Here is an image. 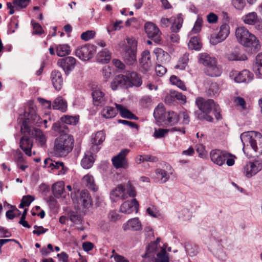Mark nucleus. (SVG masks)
I'll return each instance as SVG.
<instances>
[{"instance_id":"obj_63","label":"nucleus","mask_w":262,"mask_h":262,"mask_svg":"<svg viewBox=\"0 0 262 262\" xmlns=\"http://www.w3.org/2000/svg\"><path fill=\"white\" fill-rule=\"evenodd\" d=\"M111 258H114L116 262H129L124 256L116 254L115 255H111Z\"/></svg>"},{"instance_id":"obj_4","label":"nucleus","mask_w":262,"mask_h":262,"mask_svg":"<svg viewBox=\"0 0 262 262\" xmlns=\"http://www.w3.org/2000/svg\"><path fill=\"white\" fill-rule=\"evenodd\" d=\"M235 36L238 41L245 47L251 48V52H256L260 49L259 40L244 27L235 30Z\"/></svg>"},{"instance_id":"obj_17","label":"nucleus","mask_w":262,"mask_h":262,"mask_svg":"<svg viewBox=\"0 0 262 262\" xmlns=\"http://www.w3.org/2000/svg\"><path fill=\"white\" fill-rule=\"evenodd\" d=\"M139 207L138 202L136 199L130 201H125L121 205L120 210L125 214H130L134 211L138 212Z\"/></svg>"},{"instance_id":"obj_29","label":"nucleus","mask_w":262,"mask_h":262,"mask_svg":"<svg viewBox=\"0 0 262 262\" xmlns=\"http://www.w3.org/2000/svg\"><path fill=\"white\" fill-rule=\"evenodd\" d=\"M126 77L128 78V81L130 82V87L133 85L139 86L142 84V80L139 75L134 72H127Z\"/></svg>"},{"instance_id":"obj_47","label":"nucleus","mask_w":262,"mask_h":262,"mask_svg":"<svg viewBox=\"0 0 262 262\" xmlns=\"http://www.w3.org/2000/svg\"><path fill=\"white\" fill-rule=\"evenodd\" d=\"M157 257L155 262H169L167 253L164 249H162L160 252L157 253Z\"/></svg>"},{"instance_id":"obj_48","label":"nucleus","mask_w":262,"mask_h":262,"mask_svg":"<svg viewBox=\"0 0 262 262\" xmlns=\"http://www.w3.org/2000/svg\"><path fill=\"white\" fill-rule=\"evenodd\" d=\"M156 173L160 179L162 183H165L169 179V176L166 171L162 169H157L156 170Z\"/></svg>"},{"instance_id":"obj_15","label":"nucleus","mask_w":262,"mask_h":262,"mask_svg":"<svg viewBox=\"0 0 262 262\" xmlns=\"http://www.w3.org/2000/svg\"><path fill=\"white\" fill-rule=\"evenodd\" d=\"M128 78L126 75L116 76L111 84L112 90H116L119 88L130 87V82L128 81Z\"/></svg>"},{"instance_id":"obj_50","label":"nucleus","mask_w":262,"mask_h":262,"mask_svg":"<svg viewBox=\"0 0 262 262\" xmlns=\"http://www.w3.org/2000/svg\"><path fill=\"white\" fill-rule=\"evenodd\" d=\"M170 131L169 129L164 128H155V132L153 136L156 138H162L165 137V136Z\"/></svg>"},{"instance_id":"obj_43","label":"nucleus","mask_w":262,"mask_h":262,"mask_svg":"<svg viewBox=\"0 0 262 262\" xmlns=\"http://www.w3.org/2000/svg\"><path fill=\"white\" fill-rule=\"evenodd\" d=\"M100 62L103 63H107L111 59V53L106 49H104L98 54Z\"/></svg>"},{"instance_id":"obj_34","label":"nucleus","mask_w":262,"mask_h":262,"mask_svg":"<svg viewBox=\"0 0 262 262\" xmlns=\"http://www.w3.org/2000/svg\"><path fill=\"white\" fill-rule=\"evenodd\" d=\"M216 60L215 58L211 57L206 53H202L200 55L199 61L206 67H209L211 64L215 63Z\"/></svg>"},{"instance_id":"obj_10","label":"nucleus","mask_w":262,"mask_h":262,"mask_svg":"<svg viewBox=\"0 0 262 262\" xmlns=\"http://www.w3.org/2000/svg\"><path fill=\"white\" fill-rule=\"evenodd\" d=\"M231 155V154L220 149H213L210 152V157L211 161L215 164L222 166L225 164L226 159Z\"/></svg>"},{"instance_id":"obj_25","label":"nucleus","mask_w":262,"mask_h":262,"mask_svg":"<svg viewBox=\"0 0 262 262\" xmlns=\"http://www.w3.org/2000/svg\"><path fill=\"white\" fill-rule=\"evenodd\" d=\"M140 63L145 71H148L150 69L151 64L149 51L145 50L142 53Z\"/></svg>"},{"instance_id":"obj_32","label":"nucleus","mask_w":262,"mask_h":262,"mask_svg":"<svg viewBox=\"0 0 262 262\" xmlns=\"http://www.w3.org/2000/svg\"><path fill=\"white\" fill-rule=\"evenodd\" d=\"M117 110L112 106H105L101 111V115L106 119H111L116 117L117 114Z\"/></svg>"},{"instance_id":"obj_16","label":"nucleus","mask_w":262,"mask_h":262,"mask_svg":"<svg viewBox=\"0 0 262 262\" xmlns=\"http://www.w3.org/2000/svg\"><path fill=\"white\" fill-rule=\"evenodd\" d=\"M93 104L95 106H104L107 102V98L105 94L99 89H93L92 92Z\"/></svg>"},{"instance_id":"obj_44","label":"nucleus","mask_w":262,"mask_h":262,"mask_svg":"<svg viewBox=\"0 0 262 262\" xmlns=\"http://www.w3.org/2000/svg\"><path fill=\"white\" fill-rule=\"evenodd\" d=\"M257 16L256 13L251 12L243 17V20L246 24L252 25L256 23Z\"/></svg>"},{"instance_id":"obj_42","label":"nucleus","mask_w":262,"mask_h":262,"mask_svg":"<svg viewBox=\"0 0 262 262\" xmlns=\"http://www.w3.org/2000/svg\"><path fill=\"white\" fill-rule=\"evenodd\" d=\"M188 60L189 54L185 53L183 54V56L179 59L178 64L175 66V68L177 69L184 70L187 64Z\"/></svg>"},{"instance_id":"obj_30","label":"nucleus","mask_w":262,"mask_h":262,"mask_svg":"<svg viewBox=\"0 0 262 262\" xmlns=\"http://www.w3.org/2000/svg\"><path fill=\"white\" fill-rule=\"evenodd\" d=\"M52 189L54 196L58 199L64 191V184L62 181L56 182L53 185Z\"/></svg>"},{"instance_id":"obj_61","label":"nucleus","mask_w":262,"mask_h":262,"mask_svg":"<svg viewBox=\"0 0 262 262\" xmlns=\"http://www.w3.org/2000/svg\"><path fill=\"white\" fill-rule=\"evenodd\" d=\"M112 69L107 66H105L102 69V74L106 79H108L112 75Z\"/></svg>"},{"instance_id":"obj_2","label":"nucleus","mask_w":262,"mask_h":262,"mask_svg":"<svg viewBox=\"0 0 262 262\" xmlns=\"http://www.w3.org/2000/svg\"><path fill=\"white\" fill-rule=\"evenodd\" d=\"M52 129L60 134L54 142V152L57 157L66 156L73 148L74 140L69 135L67 125L60 123H54Z\"/></svg>"},{"instance_id":"obj_56","label":"nucleus","mask_w":262,"mask_h":262,"mask_svg":"<svg viewBox=\"0 0 262 262\" xmlns=\"http://www.w3.org/2000/svg\"><path fill=\"white\" fill-rule=\"evenodd\" d=\"M31 24L33 28V34L40 35L43 32L41 26L38 23L32 20Z\"/></svg>"},{"instance_id":"obj_14","label":"nucleus","mask_w":262,"mask_h":262,"mask_svg":"<svg viewBox=\"0 0 262 262\" xmlns=\"http://www.w3.org/2000/svg\"><path fill=\"white\" fill-rule=\"evenodd\" d=\"M105 139V134L103 130H100L97 132L95 134L92 135L91 142L93 144L91 148L93 152H97L100 149L99 145L101 144Z\"/></svg>"},{"instance_id":"obj_51","label":"nucleus","mask_w":262,"mask_h":262,"mask_svg":"<svg viewBox=\"0 0 262 262\" xmlns=\"http://www.w3.org/2000/svg\"><path fill=\"white\" fill-rule=\"evenodd\" d=\"M125 191L126 194H128L130 197L134 198L136 196L137 193L135 188L132 185L130 182H128L126 186Z\"/></svg>"},{"instance_id":"obj_36","label":"nucleus","mask_w":262,"mask_h":262,"mask_svg":"<svg viewBox=\"0 0 262 262\" xmlns=\"http://www.w3.org/2000/svg\"><path fill=\"white\" fill-rule=\"evenodd\" d=\"M60 119L62 122H57L56 123H60L61 124H63L66 125H67L66 124L75 125L78 122L79 116H72L66 115L62 116Z\"/></svg>"},{"instance_id":"obj_12","label":"nucleus","mask_w":262,"mask_h":262,"mask_svg":"<svg viewBox=\"0 0 262 262\" xmlns=\"http://www.w3.org/2000/svg\"><path fill=\"white\" fill-rule=\"evenodd\" d=\"M129 151V149H123L117 155L113 158L112 161L115 168L125 169L127 167V160L125 157Z\"/></svg>"},{"instance_id":"obj_20","label":"nucleus","mask_w":262,"mask_h":262,"mask_svg":"<svg viewBox=\"0 0 262 262\" xmlns=\"http://www.w3.org/2000/svg\"><path fill=\"white\" fill-rule=\"evenodd\" d=\"M253 78V74L247 70L238 72L234 77V80L237 83L250 82Z\"/></svg>"},{"instance_id":"obj_37","label":"nucleus","mask_w":262,"mask_h":262,"mask_svg":"<svg viewBox=\"0 0 262 262\" xmlns=\"http://www.w3.org/2000/svg\"><path fill=\"white\" fill-rule=\"evenodd\" d=\"M206 95L208 96H214L219 95L220 88L216 82H211L206 91Z\"/></svg>"},{"instance_id":"obj_13","label":"nucleus","mask_w":262,"mask_h":262,"mask_svg":"<svg viewBox=\"0 0 262 262\" xmlns=\"http://www.w3.org/2000/svg\"><path fill=\"white\" fill-rule=\"evenodd\" d=\"M76 63V59L72 56L59 59L57 61L58 66L62 68L66 75H68L74 69Z\"/></svg>"},{"instance_id":"obj_19","label":"nucleus","mask_w":262,"mask_h":262,"mask_svg":"<svg viewBox=\"0 0 262 262\" xmlns=\"http://www.w3.org/2000/svg\"><path fill=\"white\" fill-rule=\"evenodd\" d=\"M110 198L113 202H116L119 199L126 200L127 195L125 193V189L121 184L119 185L110 193Z\"/></svg>"},{"instance_id":"obj_18","label":"nucleus","mask_w":262,"mask_h":262,"mask_svg":"<svg viewBox=\"0 0 262 262\" xmlns=\"http://www.w3.org/2000/svg\"><path fill=\"white\" fill-rule=\"evenodd\" d=\"M44 163L45 167L51 168L52 170L58 169V174H64L67 170L62 162L53 161L50 158L45 159Z\"/></svg>"},{"instance_id":"obj_46","label":"nucleus","mask_w":262,"mask_h":262,"mask_svg":"<svg viewBox=\"0 0 262 262\" xmlns=\"http://www.w3.org/2000/svg\"><path fill=\"white\" fill-rule=\"evenodd\" d=\"M170 82L177 85L178 88L182 90H186V88L183 81L179 79L177 76L172 75L170 77Z\"/></svg>"},{"instance_id":"obj_7","label":"nucleus","mask_w":262,"mask_h":262,"mask_svg":"<svg viewBox=\"0 0 262 262\" xmlns=\"http://www.w3.org/2000/svg\"><path fill=\"white\" fill-rule=\"evenodd\" d=\"M96 51V47L92 45H85L78 47L75 51V55L82 60H88L91 59Z\"/></svg>"},{"instance_id":"obj_1","label":"nucleus","mask_w":262,"mask_h":262,"mask_svg":"<svg viewBox=\"0 0 262 262\" xmlns=\"http://www.w3.org/2000/svg\"><path fill=\"white\" fill-rule=\"evenodd\" d=\"M36 107L33 103L29 102L28 111L24 113L25 119L21 125V132L24 134L20 141V147L25 152V154L30 156L31 155V148L33 142L28 136L33 134V128L30 124H38L40 123V118L36 114Z\"/></svg>"},{"instance_id":"obj_59","label":"nucleus","mask_w":262,"mask_h":262,"mask_svg":"<svg viewBox=\"0 0 262 262\" xmlns=\"http://www.w3.org/2000/svg\"><path fill=\"white\" fill-rule=\"evenodd\" d=\"M34 228L35 230L33 231L32 233L34 234H36L37 236L43 234L48 231V229H45L42 226H38L37 225H35L34 226Z\"/></svg>"},{"instance_id":"obj_8","label":"nucleus","mask_w":262,"mask_h":262,"mask_svg":"<svg viewBox=\"0 0 262 262\" xmlns=\"http://www.w3.org/2000/svg\"><path fill=\"white\" fill-rule=\"evenodd\" d=\"M144 29L149 38L157 44L161 43V32L155 24L151 22H147L144 25Z\"/></svg>"},{"instance_id":"obj_58","label":"nucleus","mask_w":262,"mask_h":262,"mask_svg":"<svg viewBox=\"0 0 262 262\" xmlns=\"http://www.w3.org/2000/svg\"><path fill=\"white\" fill-rule=\"evenodd\" d=\"M232 3L233 6L238 10H242L245 5L244 0H232Z\"/></svg>"},{"instance_id":"obj_52","label":"nucleus","mask_w":262,"mask_h":262,"mask_svg":"<svg viewBox=\"0 0 262 262\" xmlns=\"http://www.w3.org/2000/svg\"><path fill=\"white\" fill-rule=\"evenodd\" d=\"M185 249L190 256H193L198 253L196 247L194 245L187 244L185 246Z\"/></svg>"},{"instance_id":"obj_11","label":"nucleus","mask_w":262,"mask_h":262,"mask_svg":"<svg viewBox=\"0 0 262 262\" xmlns=\"http://www.w3.org/2000/svg\"><path fill=\"white\" fill-rule=\"evenodd\" d=\"M262 169V161L256 160L253 162H249L244 167L243 172L246 177L248 178L256 174Z\"/></svg>"},{"instance_id":"obj_60","label":"nucleus","mask_w":262,"mask_h":262,"mask_svg":"<svg viewBox=\"0 0 262 262\" xmlns=\"http://www.w3.org/2000/svg\"><path fill=\"white\" fill-rule=\"evenodd\" d=\"M207 21L210 24H215L217 22L218 16L213 12L209 13L207 16Z\"/></svg>"},{"instance_id":"obj_9","label":"nucleus","mask_w":262,"mask_h":262,"mask_svg":"<svg viewBox=\"0 0 262 262\" xmlns=\"http://www.w3.org/2000/svg\"><path fill=\"white\" fill-rule=\"evenodd\" d=\"M230 27L227 24L221 26L220 31L217 34L214 33L211 35L210 42L212 45H216L226 39L230 33Z\"/></svg>"},{"instance_id":"obj_53","label":"nucleus","mask_w":262,"mask_h":262,"mask_svg":"<svg viewBox=\"0 0 262 262\" xmlns=\"http://www.w3.org/2000/svg\"><path fill=\"white\" fill-rule=\"evenodd\" d=\"M31 0H13V3L16 7L24 9L27 7Z\"/></svg>"},{"instance_id":"obj_23","label":"nucleus","mask_w":262,"mask_h":262,"mask_svg":"<svg viewBox=\"0 0 262 262\" xmlns=\"http://www.w3.org/2000/svg\"><path fill=\"white\" fill-rule=\"evenodd\" d=\"M142 228V225L138 217H135L129 220L126 225H123V229L124 231L131 230L133 231H139Z\"/></svg>"},{"instance_id":"obj_55","label":"nucleus","mask_w":262,"mask_h":262,"mask_svg":"<svg viewBox=\"0 0 262 262\" xmlns=\"http://www.w3.org/2000/svg\"><path fill=\"white\" fill-rule=\"evenodd\" d=\"M228 58L230 60H245L247 57L245 55H239L237 53H232L228 56Z\"/></svg>"},{"instance_id":"obj_3","label":"nucleus","mask_w":262,"mask_h":262,"mask_svg":"<svg viewBox=\"0 0 262 262\" xmlns=\"http://www.w3.org/2000/svg\"><path fill=\"white\" fill-rule=\"evenodd\" d=\"M195 103L199 109V111L194 112L195 116L197 119L212 122L213 118L210 115L211 112L217 120L221 119L220 108L212 99H206L202 97H199L196 99Z\"/></svg>"},{"instance_id":"obj_35","label":"nucleus","mask_w":262,"mask_h":262,"mask_svg":"<svg viewBox=\"0 0 262 262\" xmlns=\"http://www.w3.org/2000/svg\"><path fill=\"white\" fill-rule=\"evenodd\" d=\"M70 47L67 45H59L56 47V52L58 56L63 57L71 53Z\"/></svg>"},{"instance_id":"obj_26","label":"nucleus","mask_w":262,"mask_h":262,"mask_svg":"<svg viewBox=\"0 0 262 262\" xmlns=\"http://www.w3.org/2000/svg\"><path fill=\"white\" fill-rule=\"evenodd\" d=\"M116 108L118 112H119L121 116L124 118L128 119L138 120V118L132 113L129 110L126 108L121 104L115 103Z\"/></svg>"},{"instance_id":"obj_40","label":"nucleus","mask_w":262,"mask_h":262,"mask_svg":"<svg viewBox=\"0 0 262 262\" xmlns=\"http://www.w3.org/2000/svg\"><path fill=\"white\" fill-rule=\"evenodd\" d=\"M188 46L189 49L200 50L202 47V45L198 37H193L189 40Z\"/></svg>"},{"instance_id":"obj_28","label":"nucleus","mask_w":262,"mask_h":262,"mask_svg":"<svg viewBox=\"0 0 262 262\" xmlns=\"http://www.w3.org/2000/svg\"><path fill=\"white\" fill-rule=\"evenodd\" d=\"M78 203L81 204L84 208H88L91 205V199L88 191L82 190L78 198Z\"/></svg>"},{"instance_id":"obj_45","label":"nucleus","mask_w":262,"mask_h":262,"mask_svg":"<svg viewBox=\"0 0 262 262\" xmlns=\"http://www.w3.org/2000/svg\"><path fill=\"white\" fill-rule=\"evenodd\" d=\"M69 220L75 224H81L82 220L81 215L77 212L70 211L68 213Z\"/></svg>"},{"instance_id":"obj_62","label":"nucleus","mask_w":262,"mask_h":262,"mask_svg":"<svg viewBox=\"0 0 262 262\" xmlns=\"http://www.w3.org/2000/svg\"><path fill=\"white\" fill-rule=\"evenodd\" d=\"M155 70L157 75L159 76H163L167 71L166 68L160 64L156 66Z\"/></svg>"},{"instance_id":"obj_31","label":"nucleus","mask_w":262,"mask_h":262,"mask_svg":"<svg viewBox=\"0 0 262 262\" xmlns=\"http://www.w3.org/2000/svg\"><path fill=\"white\" fill-rule=\"evenodd\" d=\"M52 107L54 110H58L64 112L67 110V102L61 97H57L53 101Z\"/></svg>"},{"instance_id":"obj_5","label":"nucleus","mask_w":262,"mask_h":262,"mask_svg":"<svg viewBox=\"0 0 262 262\" xmlns=\"http://www.w3.org/2000/svg\"><path fill=\"white\" fill-rule=\"evenodd\" d=\"M154 116L161 125H174L179 121V116L173 111H166L163 104H159L155 108Z\"/></svg>"},{"instance_id":"obj_24","label":"nucleus","mask_w":262,"mask_h":262,"mask_svg":"<svg viewBox=\"0 0 262 262\" xmlns=\"http://www.w3.org/2000/svg\"><path fill=\"white\" fill-rule=\"evenodd\" d=\"M96 152H93L91 150L89 151L85 152L84 157L81 161V165L84 169H89L93 165L94 159L93 155Z\"/></svg>"},{"instance_id":"obj_57","label":"nucleus","mask_w":262,"mask_h":262,"mask_svg":"<svg viewBox=\"0 0 262 262\" xmlns=\"http://www.w3.org/2000/svg\"><path fill=\"white\" fill-rule=\"evenodd\" d=\"M127 42L128 45V47H127V49H134V51H136V47L137 46V42L135 39L133 38H127Z\"/></svg>"},{"instance_id":"obj_39","label":"nucleus","mask_w":262,"mask_h":262,"mask_svg":"<svg viewBox=\"0 0 262 262\" xmlns=\"http://www.w3.org/2000/svg\"><path fill=\"white\" fill-rule=\"evenodd\" d=\"M183 19L181 14H179L171 27L172 32H177L182 26Z\"/></svg>"},{"instance_id":"obj_33","label":"nucleus","mask_w":262,"mask_h":262,"mask_svg":"<svg viewBox=\"0 0 262 262\" xmlns=\"http://www.w3.org/2000/svg\"><path fill=\"white\" fill-rule=\"evenodd\" d=\"M82 182L90 189L96 191L97 190V187L95 185L94 178L92 176L86 174L82 178Z\"/></svg>"},{"instance_id":"obj_27","label":"nucleus","mask_w":262,"mask_h":262,"mask_svg":"<svg viewBox=\"0 0 262 262\" xmlns=\"http://www.w3.org/2000/svg\"><path fill=\"white\" fill-rule=\"evenodd\" d=\"M123 57L127 64L133 65L137 61L136 51H134V49L133 50L126 49Z\"/></svg>"},{"instance_id":"obj_21","label":"nucleus","mask_w":262,"mask_h":262,"mask_svg":"<svg viewBox=\"0 0 262 262\" xmlns=\"http://www.w3.org/2000/svg\"><path fill=\"white\" fill-rule=\"evenodd\" d=\"M51 78L54 88L57 91L60 90L63 85L61 73L57 70H54L51 73Z\"/></svg>"},{"instance_id":"obj_6","label":"nucleus","mask_w":262,"mask_h":262,"mask_svg":"<svg viewBox=\"0 0 262 262\" xmlns=\"http://www.w3.org/2000/svg\"><path fill=\"white\" fill-rule=\"evenodd\" d=\"M240 138L243 145H250L255 152L262 153V135L256 132H244L241 135Z\"/></svg>"},{"instance_id":"obj_22","label":"nucleus","mask_w":262,"mask_h":262,"mask_svg":"<svg viewBox=\"0 0 262 262\" xmlns=\"http://www.w3.org/2000/svg\"><path fill=\"white\" fill-rule=\"evenodd\" d=\"M205 72L207 75L210 77H216L221 75L222 69L221 67L217 64L216 61L215 63L211 64L209 67H206Z\"/></svg>"},{"instance_id":"obj_41","label":"nucleus","mask_w":262,"mask_h":262,"mask_svg":"<svg viewBox=\"0 0 262 262\" xmlns=\"http://www.w3.org/2000/svg\"><path fill=\"white\" fill-rule=\"evenodd\" d=\"M35 136L36 141L40 146H44L47 141V138L43 133L39 129H34Z\"/></svg>"},{"instance_id":"obj_49","label":"nucleus","mask_w":262,"mask_h":262,"mask_svg":"<svg viewBox=\"0 0 262 262\" xmlns=\"http://www.w3.org/2000/svg\"><path fill=\"white\" fill-rule=\"evenodd\" d=\"M34 200V198L32 195H27L24 196L19 205V207L23 208L25 206H29Z\"/></svg>"},{"instance_id":"obj_54","label":"nucleus","mask_w":262,"mask_h":262,"mask_svg":"<svg viewBox=\"0 0 262 262\" xmlns=\"http://www.w3.org/2000/svg\"><path fill=\"white\" fill-rule=\"evenodd\" d=\"M95 35V32L92 30H89L83 32L81 35V38L85 41H88L93 38Z\"/></svg>"},{"instance_id":"obj_64","label":"nucleus","mask_w":262,"mask_h":262,"mask_svg":"<svg viewBox=\"0 0 262 262\" xmlns=\"http://www.w3.org/2000/svg\"><path fill=\"white\" fill-rule=\"evenodd\" d=\"M15 161L17 164H21L24 162L25 160L23 158V155L20 151H17L15 156Z\"/></svg>"},{"instance_id":"obj_38","label":"nucleus","mask_w":262,"mask_h":262,"mask_svg":"<svg viewBox=\"0 0 262 262\" xmlns=\"http://www.w3.org/2000/svg\"><path fill=\"white\" fill-rule=\"evenodd\" d=\"M253 69L256 74L262 75V53H259L256 56Z\"/></svg>"}]
</instances>
